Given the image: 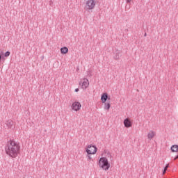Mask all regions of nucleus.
<instances>
[{"mask_svg":"<svg viewBox=\"0 0 178 178\" xmlns=\"http://www.w3.org/2000/svg\"><path fill=\"white\" fill-rule=\"evenodd\" d=\"M171 151H172V152H178V145H173L171 147Z\"/></svg>","mask_w":178,"mask_h":178,"instance_id":"13","label":"nucleus"},{"mask_svg":"<svg viewBox=\"0 0 178 178\" xmlns=\"http://www.w3.org/2000/svg\"><path fill=\"white\" fill-rule=\"evenodd\" d=\"M124 124L127 129H129V127H131L132 126L131 121H130V119L129 118H126L124 120Z\"/></svg>","mask_w":178,"mask_h":178,"instance_id":"9","label":"nucleus"},{"mask_svg":"<svg viewBox=\"0 0 178 178\" xmlns=\"http://www.w3.org/2000/svg\"><path fill=\"white\" fill-rule=\"evenodd\" d=\"M108 99H111V97L108 96V93L107 92L103 93L101 96V101L102 104H105V102H106Z\"/></svg>","mask_w":178,"mask_h":178,"instance_id":"7","label":"nucleus"},{"mask_svg":"<svg viewBox=\"0 0 178 178\" xmlns=\"http://www.w3.org/2000/svg\"><path fill=\"white\" fill-rule=\"evenodd\" d=\"M1 59H2V56L0 55V60H1Z\"/></svg>","mask_w":178,"mask_h":178,"instance_id":"24","label":"nucleus"},{"mask_svg":"<svg viewBox=\"0 0 178 178\" xmlns=\"http://www.w3.org/2000/svg\"><path fill=\"white\" fill-rule=\"evenodd\" d=\"M120 56H122L120 50H116L115 52L114 53L113 58L115 60H119V59H120Z\"/></svg>","mask_w":178,"mask_h":178,"instance_id":"8","label":"nucleus"},{"mask_svg":"<svg viewBox=\"0 0 178 178\" xmlns=\"http://www.w3.org/2000/svg\"><path fill=\"white\" fill-rule=\"evenodd\" d=\"M60 52L61 54H63V55L67 54L69 52V49L66 47H62L60 49Z\"/></svg>","mask_w":178,"mask_h":178,"instance_id":"12","label":"nucleus"},{"mask_svg":"<svg viewBox=\"0 0 178 178\" xmlns=\"http://www.w3.org/2000/svg\"><path fill=\"white\" fill-rule=\"evenodd\" d=\"M168 168H169V164H166V165L164 168V170L163 171V175H165V173H166V170H168Z\"/></svg>","mask_w":178,"mask_h":178,"instance_id":"15","label":"nucleus"},{"mask_svg":"<svg viewBox=\"0 0 178 178\" xmlns=\"http://www.w3.org/2000/svg\"><path fill=\"white\" fill-rule=\"evenodd\" d=\"M86 152L88 155H94L95 154H97V147L92 145H88V149H86Z\"/></svg>","mask_w":178,"mask_h":178,"instance_id":"4","label":"nucleus"},{"mask_svg":"<svg viewBox=\"0 0 178 178\" xmlns=\"http://www.w3.org/2000/svg\"><path fill=\"white\" fill-rule=\"evenodd\" d=\"M88 158L90 161H91L92 158H91V156H90V154H88Z\"/></svg>","mask_w":178,"mask_h":178,"instance_id":"18","label":"nucleus"},{"mask_svg":"<svg viewBox=\"0 0 178 178\" xmlns=\"http://www.w3.org/2000/svg\"><path fill=\"white\" fill-rule=\"evenodd\" d=\"M81 108V104L79 102H75L72 105V109L77 112V111H80Z\"/></svg>","mask_w":178,"mask_h":178,"instance_id":"5","label":"nucleus"},{"mask_svg":"<svg viewBox=\"0 0 178 178\" xmlns=\"http://www.w3.org/2000/svg\"><path fill=\"white\" fill-rule=\"evenodd\" d=\"M104 109L106 111H109V109H111V104L110 103H104Z\"/></svg>","mask_w":178,"mask_h":178,"instance_id":"14","label":"nucleus"},{"mask_svg":"<svg viewBox=\"0 0 178 178\" xmlns=\"http://www.w3.org/2000/svg\"><path fill=\"white\" fill-rule=\"evenodd\" d=\"M10 55V51H6L4 54V56L6 58H8V56H9Z\"/></svg>","mask_w":178,"mask_h":178,"instance_id":"16","label":"nucleus"},{"mask_svg":"<svg viewBox=\"0 0 178 178\" xmlns=\"http://www.w3.org/2000/svg\"><path fill=\"white\" fill-rule=\"evenodd\" d=\"M6 152L11 158H16L20 153V145L15 140H10L6 146Z\"/></svg>","mask_w":178,"mask_h":178,"instance_id":"1","label":"nucleus"},{"mask_svg":"<svg viewBox=\"0 0 178 178\" xmlns=\"http://www.w3.org/2000/svg\"><path fill=\"white\" fill-rule=\"evenodd\" d=\"M88 76H89V77H91V76H92V74H91V71H88Z\"/></svg>","mask_w":178,"mask_h":178,"instance_id":"17","label":"nucleus"},{"mask_svg":"<svg viewBox=\"0 0 178 178\" xmlns=\"http://www.w3.org/2000/svg\"><path fill=\"white\" fill-rule=\"evenodd\" d=\"M7 127H8V129H12V127H13L15 122L12 120H8L6 123Z\"/></svg>","mask_w":178,"mask_h":178,"instance_id":"10","label":"nucleus"},{"mask_svg":"<svg viewBox=\"0 0 178 178\" xmlns=\"http://www.w3.org/2000/svg\"><path fill=\"white\" fill-rule=\"evenodd\" d=\"M99 166L102 168L103 170H109V168H111V163L108 161V159L106 157H101L99 160Z\"/></svg>","mask_w":178,"mask_h":178,"instance_id":"2","label":"nucleus"},{"mask_svg":"<svg viewBox=\"0 0 178 178\" xmlns=\"http://www.w3.org/2000/svg\"><path fill=\"white\" fill-rule=\"evenodd\" d=\"M155 131H150L147 134V138H149V140H152V138L155 137Z\"/></svg>","mask_w":178,"mask_h":178,"instance_id":"11","label":"nucleus"},{"mask_svg":"<svg viewBox=\"0 0 178 178\" xmlns=\"http://www.w3.org/2000/svg\"><path fill=\"white\" fill-rule=\"evenodd\" d=\"M144 37H147V33H145Z\"/></svg>","mask_w":178,"mask_h":178,"instance_id":"23","label":"nucleus"},{"mask_svg":"<svg viewBox=\"0 0 178 178\" xmlns=\"http://www.w3.org/2000/svg\"><path fill=\"white\" fill-rule=\"evenodd\" d=\"M79 84H80V86H81V88L83 90H86V88H87L88 87V86H90V82L88 81V79H87L86 78H84L83 81L80 82Z\"/></svg>","mask_w":178,"mask_h":178,"instance_id":"6","label":"nucleus"},{"mask_svg":"<svg viewBox=\"0 0 178 178\" xmlns=\"http://www.w3.org/2000/svg\"><path fill=\"white\" fill-rule=\"evenodd\" d=\"M79 88L75 89V92H79Z\"/></svg>","mask_w":178,"mask_h":178,"instance_id":"20","label":"nucleus"},{"mask_svg":"<svg viewBox=\"0 0 178 178\" xmlns=\"http://www.w3.org/2000/svg\"><path fill=\"white\" fill-rule=\"evenodd\" d=\"M97 2L94 0H88L86 3L85 9L86 10H91L95 8Z\"/></svg>","mask_w":178,"mask_h":178,"instance_id":"3","label":"nucleus"},{"mask_svg":"<svg viewBox=\"0 0 178 178\" xmlns=\"http://www.w3.org/2000/svg\"><path fill=\"white\" fill-rule=\"evenodd\" d=\"M131 2V0H127V3H130Z\"/></svg>","mask_w":178,"mask_h":178,"instance_id":"19","label":"nucleus"},{"mask_svg":"<svg viewBox=\"0 0 178 178\" xmlns=\"http://www.w3.org/2000/svg\"><path fill=\"white\" fill-rule=\"evenodd\" d=\"M176 159H178V154L174 159L175 161H176Z\"/></svg>","mask_w":178,"mask_h":178,"instance_id":"21","label":"nucleus"},{"mask_svg":"<svg viewBox=\"0 0 178 178\" xmlns=\"http://www.w3.org/2000/svg\"><path fill=\"white\" fill-rule=\"evenodd\" d=\"M108 157L110 156V158H112V156L111 155V154H108Z\"/></svg>","mask_w":178,"mask_h":178,"instance_id":"22","label":"nucleus"}]
</instances>
